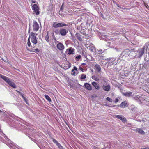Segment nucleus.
Wrapping results in <instances>:
<instances>
[{
    "label": "nucleus",
    "instance_id": "obj_1",
    "mask_svg": "<svg viewBox=\"0 0 149 149\" xmlns=\"http://www.w3.org/2000/svg\"><path fill=\"white\" fill-rule=\"evenodd\" d=\"M37 35V34H35L33 32L30 33L28 38L31 40L32 43L33 44L36 45L37 43V38L36 36Z\"/></svg>",
    "mask_w": 149,
    "mask_h": 149
},
{
    "label": "nucleus",
    "instance_id": "obj_2",
    "mask_svg": "<svg viewBox=\"0 0 149 149\" xmlns=\"http://www.w3.org/2000/svg\"><path fill=\"white\" fill-rule=\"evenodd\" d=\"M33 30L34 31H37L39 30V24L36 21H34L33 22Z\"/></svg>",
    "mask_w": 149,
    "mask_h": 149
},
{
    "label": "nucleus",
    "instance_id": "obj_3",
    "mask_svg": "<svg viewBox=\"0 0 149 149\" xmlns=\"http://www.w3.org/2000/svg\"><path fill=\"white\" fill-rule=\"evenodd\" d=\"M32 9L33 10L34 12L37 15H38L40 13L39 10V8L37 4H34L32 6Z\"/></svg>",
    "mask_w": 149,
    "mask_h": 149
},
{
    "label": "nucleus",
    "instance_id": "obj_4",
    "mask_svg": "<svg viewBox=\"0 0 149 149\" xmlns=\"http://www.w3.org/2000/svg\"><path fill=\"white\" fill-rule=\"evenodd\" d=\"M57 42L58 43L56 45L57 48L61 51H63L64 49V46L62 43H60L59 41H57Z\"/></svg>",
    "mask_w": 149,
    "mask_h": 149
},
{
    "label": "nucleus",
    "instance_id": "obj_5",
    "mask_svg": "<svg viewBox=\"0 0 149 149\" xmlns=\"http://www.w3.org/2000/svg\"><path fill=\"white\" fill-rule=\"evenodd\" d=\"M59 33L62 36H65L67 33L68 32V31L65 29L63 28L60 29L59 31Z\"/></svg>",
    "mask_w": 149,
    "mask_h": 149
},
{
    "label": "nucleus",
    "instance_id": "obj_6",
    "mask_svg": "<svg viewBox=\"0 0 149 149\" xmlns=\"http://www.w3.org/2000/svg\"><path fill=\"white\" fill-rule=\"evenodd\" d=\"M115 117L118 119H120L123 122H125L127 120L124 116L122 115H115Z\"/></svg>",
    "mask_w": 149,
    "mask_h": 149
},
{
    "label": "nucleus",
    "instance_id": "obj_7",
    "mask_svg": "<svg viewBox=\"0 0 149 149\" xmlns=\"http://www.w3.org/2000/svg\"><path fill=\"white\" fill-rule=\"evenodd\" d=\"M129 104L126 101H124L122 102L120 105V107L122 108H124L126 107H128Z\"/></svg>",
    "mask_w": 149,
    "mask_h": 149
},
{
    "label": "nucleus",
    "instance_id": "obj_8",
    "mask_svg": "<svg viewBox=\"0 0 149 149\" xmlns=\"http://www.w3.org/2000/svg\"><path fill=\"white\" fill-rule=\"evenodd\" d=\"M103 89L106 91H109L110 88V86L109 84H107L106 86L104 84L102 86Z\"/></svg>",
    "mask_w": 149,
    "mask_h": 149
},
{
    "label": "nucleus",
    "instance_id": "obj_9",
    "mask_svg": "<svg viewBox=\"0 0 149 149\" xmlns=\"http://www.w3.org/2000/svg\"><path fill=\"white\" fill-rule=\"evenodd\" d=\"M115 59L114 58H110L109 60V63L111 65H113L116 64V63L115 61Z\"/></svg>",
    "mask_w": 149,
    "mask_h": 149
},
{
    "label": "nucleus",
    "instance_id": "obj_10",
    "mask_svg": "<svg viewBox=\"0 0 149 149\" xmlns=\"http://www.w3.org/2000/svg\"><path fill=\"white\" fill-rule=\"evenodd\" d=\"M136 132H138L141 134H144L145 132L141 128H136Z\"/></svg>",
    "mask_w": 149,
    "mask_h": 149
},
{
    "label": "nucleus",
    "instance_id": "obj_11",
    "mask_svg": "<svg viewBox=\"0 0 149 149\" xmlns=\"http://www.w3.org/2000/svg\"><path fill=\"white\" fill-rule=\"evenodd\" d=\"M35 46H34V47H32L31 48H30L29 49H27V50H28L30 52H40V50L39 49H38V48H36V49H34V47Z\"/></svg>",
    "mask_w": 149,
    "mask_h": 149
},
{
    "label": "nucleus",
    "instance_id": "obj_12",
    "mask_svg": "<svg viewBox=\"0 0 149 149\" xmlns=\"http://www.w3.org/2000/svg\"><path fill=\"white\" fill-rule=\"evenodd\" d=\"M84 86L85 88L88 90H91L92 89L91 86L88 83H85L84 84Z\"/></svg>",
    "mask_w": 149,
    "mask_h": 149
},
{
    "label": "nucleus",
    "instance_id": "obj_13",
    "mask_svg": "<svg viewBox=\"0 0 149 149\" xmlns=\"http://www.w3.org/2000/svg\"><path fill=\"white\" fill-rule=\"evenodd\" d=\"M145 47H143L139 52V54L140 57L144 53Z\"/></svg>",
    "mask_w": 149,
    "mask_h": 149
},
{
    "label": "nucleus",
    "instance_id": "obj_14",
    "mask_svg": "<svg viewBox=\"0 0 149 149\" xmlns=\"http://www.w3.org/2000/svg\"><path fill=\"white\" fill-rule=\"evenodd\" d=\"M92 85L95 87V88L97 90H99L100 88L99 84L95 82H93L92 83Z\"/></svg>",
    "mask_w": 149,
    "mask_h": 149
},
{
    "label": "nucleus",
    "instance_id": "obj_15",
    "mask_svg": "<svg viewBox=\"0 0 149 149\" xmlns=\"http://www.w3.org/2000/svg\"><path fill=\"white\" fill-rule=\"evenodd\" d=\"M68 54L69 55L72 54H73V52H74V49L73 48L70 47L68 49Z\"/></svg>",
    "mask_w": 149,
    "mask_h": 149
},
{
    "label": "nucleus",
    "instance_id": "obj_16",
    "mask_svg": "<svg viewBox=\"0 0 149 149\" xmlns=\"http://www.w3.org/2000/svg\"><path fill=\"white\" fill-rule=\"evenodd\" d=\"M95 69L98 72L101 71V68L100 66L98 64H96L95 66Z\"/></svg>",
    "mask_w": 149,
    "mask_h": 149
},
{
    "label": "nucleus",
    "instance_id": "obj_17",
    "mask_svg": "<svg viewBox=\"0 0 149 149\" xmlns=\"http://www.w3.org/2000/svg\"><path fill=\"white\" fill-rule=\"evenodd\" d=\"M8 84L10 85V86L13 88H15L16 87V85L14 83L10 80L9 82H8Z\"/></svg>",
    "mask_w": 149,
    "mask_h": 149
},
{
    "label": "nucleus",
    "instance_id": "obj_18",
    "mask_svg": "<svg viewBox=\"0 0 149 149\" xmlns=\"http://www.w3.org/2000/svg\"><path fill=\"white\" fill-rule=\"evenodd\" d=\"M67 25L65 23H58V28L60 27H62L65 26H67Z\"/></svg>",
    "mask_w": 149,
    "mask_h": 149
},
{
    "label": "nucleus",
    "instance_id": "obj_19",
    "mask_svg": "<svg viewBox=\"0 0 149 149\" xmlns=\"http://www.w3.org/2000/svg\"><path fill=\"white\" fill-rule=\"evenodd\" d=\"M76 36L77 39L79 41H81L82 40V38L81 37V35L79 33H77L76 34Z\"/></svg>",
    "mask_w": 149,
    "mask_h": 149
},
{
    "label": "nucleus",
    "instance_id": "obj_20",
    "mask_svg": "<svg viewBox=\"0 0 149 149\" xmlns=\"http://www.w3.org/2000/svg\"><path fill=\"white\" fill-rule=\"evenodd\" d=\"M132 94V92H126L125 93H123V95L125 96H127L128 97H130Z\"/></svg>",
    "mask_w": 149,
    "mask_h": 149
},
{
    "label": "nucleus",
    "instance_id": "obj_21",
    "mask_svg": "<svg viewBox=\"0 0 149 149\" xmlns=\"http://www.w3.org/2000/svg\"><path fill=\"white\" fill-rule=\"evenodd\" d=\"M136 109L135 106L134 105H132L129 107V109L131 111H134Z\"/></svg>",
    "mask_w": 149,
    "mask_h": 149
},
{
    "label": "nucleus",
    "instance_id": "obj_22",
    "mask_svg": "<svg viewBox=\"0 0 149 149\" xmlns=\"http://www.w3.org/2000/svg\"><path fill=\"white\" fill-rule=\"evenodd\" d=\"M74 71H77V68L75 66H74L73 67V69L72 70V72H73L72 74L73 75L75 76V75L76 73Z\"/></svg>",
    "mask_w": 149,
    "mask_h": 149
},
{
    "label": "nucleus",
    "instance_id": "obj_23",
    "mask_svg": "<svg viewBox=\"0 0 149 149\" xmlns=\"http://www.w3.org/2000/svg\"><path fill=\"white\" fill-rule=\"evenodd\" d=\"M19 95L22 97V98H23V99L25 101V102L27 104V103L26 102H27V99L26 98V97H24V95L21 92H20V93L19 94Z\"/></svg>",
    "mask_w": 149,
    "mask_h": 149
},
{
    "label": "nucleus",
    "instance_id": "obj_24",
    "mask_svg": "<svg viewBox=\"0 0 149 149\" xmlns=\"http://www.w3.org/2000/svg\"><path fill=\"white\" fill-rule=\"evenodd\" d=\"M49 33L48 32H47V34L45 37V40L47 42H49Z\"/></svg>",
    "mask_w": 149,
    "mask_h": 149
},
{
    "label": "nucleus",
    "instance_id": "obj_25",
    "mask_svg": "<svg viewBox=\"0 0 149 149\" xmlns=\"http://www.w3.org/2000/svg\"><path fill=\"white\" fill-rule=\"evenodd\" d=\"M44 96L45 98L49 101L51 102V99L47 95H45Z\"/></svg>",
    "mask_w": 149,
    "mask_h": 149
},
{
    "label": "nucleus",
    "instance_id": "obj_26",
    "mask_svg": "<svg viewBox=\"0 0 149 149\" xmlns=\"http://www.w3.org/2000/svg\"><path fill=\"white\" fill-rule=\"evenodd\" d=\"M92 79H93L96 81H98L99 80V79L98 77H96L94 75L92 76Z\"/></svg>",
    "mask_w": 149,
    "mask_h": 149
},
{
    "label": "nucleus",
    "instance_id": "obj_27",
    "mask_svg": "<svg viewBox=\"0 0 149 149\" xmlns=\"http://www.w3.org/2000/svg\"><path fill=\"white\" fill-rule=\"evenodd\" d=\"M52 27L54 28H58V23L56 22H54L52 24Z\"/></svg>",
    "mask_w": 149,
    "mask_h": 149
},
{
    "label": "nucleus",
    "instance_id": "obj_28",
    "mask_svg": "<svg viewBox=\"0 0 149 149\" xmlns=\"http://www.w3.org/2000/svg\"><path fill=\"white\" fill-rule=\"evenodd\" d=\"M53 142L57 146L58 145H59V143L56 140L54 139H53Z\"/></svg>",
    "mask_w": 149,
    "mask_h": 149
},
{
    "label": "nucleus",
    "instance_id": "obj_29",
    "mask_svg": "<svg viewBox=\"0 0 149 149\" xmlns=\"http://www.w3.org/2000/svg\"><path fill=\"white\" fill-rule=\"evenodd\" d=\"M0 77L1 78H2V79H3L4 80H5L8 78V77H7L3 75H2V74H1Z\"/></svg>",
    "mask_w": 149,
    "mask_h": 149
},
{
    "label": "nucleus",
    "instance_id": "obj_30",
    "mask_svg": "<svg viewBox=\"0 0 149 149\" xmlns=\"http://www.w3.org/2000/svg\"><path fill=\"white\" fill-rule=\"evenodd\" d=\"M86 78V75L84 74H82L81 75V76L80 77V78L81 79H85Z\"/></svg>",
    "mask_w": 149,
    "mask_h": 149
},
{
    "label": "nucleus",
    "instance_id": "obj_31",
    "mask_svg": "<svg viewBox=\"0 0 149 149\" xmlns=\"http://www.w3.org/2000/svg\"><path fill=\"white\" fill-rule=\"evenodd\" d=\"M106 100H107V101H109V102H112L113 101L112 99L109 97H107L106 98Z\"/></svg>",
    "mask_w": 149,
    "mask_h": 149
},
{
    "label": "nucleus",
    "instance_id": "obj_32",
    "mask_svg": "<svg viewBox=\"0 0 149 149\" xmlns=\"http://www.w3.org/2000/svg\"><path fill=\"white\" fill-rule=\"evenodd\" d=\"M27 45L29 47H30L31 45V44L30 42V40L29 39H28V40L27 42Z\"/></svg>",
    "mask_w": 149,
    "mask_h": 149
},
{
    "label": "nucleus",
    "instance_id": "obj_33",
    "mask_svg": "<svg viewBox=\"0 0 149 149\" xmlns=\"http://www.w3.org/2000/svg\"><path fill=\"white\" fill-rule=\"evenodd\" d=\"M54 32L55 33L56 35L58 34V33H59V31L58 29H56Z\"/></svg>",
    "mask_w": 149,
    "mask_h": 149
},
{
    "label": "nucleus",
    "instance_id": "obj_34",
    "mask_svg": "<svg viewBox=\"0 0 149 149\" xmlns=\"http://www.w3.org/2000/svg\"><path fill=\"white\" fill-rule=\"evenodd\" d=\"M68 67L67 68H66L65 67V69H68L70 68L71 67V64L70 63L68 62Z\"/></svg>",
    "mask_w": 149,
    "mask_h": 149
},
{
    "label": "nucleus",
    "instance_id": "obj_35",
    "mask_svg": "<svg viewBox=\"0 0 149 149\" xmlns=\"http://www.w3.org/2000/svg\"><path fill=\"white\" fill-rule=\"evenodd\" d=\"M81 56L80 55H79L77 56H76V58L78 59V60H79V59L81 58Z\"/></svg>",
    "mask_w": 149,
    "mask_h": 149
},
{
    "label": "nucleus",
    "instance_id": "obj_36",
    "mask_svg": "<svg viewBox=\"0 0 149 149\" xmlns=\"http://www.w3.org/2000/svg\"><path fill=\"white\" fill-rule=\"evenodd\" d=\"M57 146L58 147V148L60 149H63V148L62 146H61L60 143L59 144V145H58Z\"/></svg>",
    "mask_w": 149,
    "mask_h": 149
},
{
    "label": "nucleus",
    "instance_id": "obj_37",
    "mask_svg": "<svg viewBox=\"0 0 149 149\" xmlns=\"http://www.w3.org/2000/svg\"><path fill=\"white\" fill-rule=\"evenodd\" d=\"M5 81L7 82L8 83V82H9L10 80L9 79L8 77L7 79H6Z\"/></svg>",
    "mask_w": 149,
    "mask_h": 149
},
{
    "label": "nucleus",
    "instance_id": "obj_38",
    "mask_svg": "<svg viewBox=\"0 0 149 149\" xmlns=\"http://www.w3.org/2000/svg\"><path fill=\"white\" fill-rule=\"evenodd\" d=\"M79 69L80 70H81L82 72H84V69L82 68L81 66H79Z\"/></svg>",
    "mask_w": 149,
    "mask_h": 149
},
{
    "label": "nucleus",
    "instance_id": "obj_39",
    "mask_svg": "<svg viewBox=\"0 0 149 149\" xmlns=\"http://www.w3.org/2000/svg\"><path fill=\"white\" fill-rule=\"evenodd\" d=\"M144 3L145 6L146 7V8H148L149 7L148 5L146 3Z\"/></svg>",
    "mask_w": 149,
    "mask_h": 149
},
{
    "label": "nucleus",
    "instance_id": "obj_40",
    "mask_svg": "<svg viewBox=\"0 0 149 149\" xmlns=\"http://www.w3.org/2000/svg\"><path fill=\"white\" fill-rule=\"evenodd\" d=\"M118 101V100L117 98H116L114 101V102L115 103L117 102Z\"/></svg>",
    "mask_w": 149,
    "mask_h": 149
},
{
    "label": "nucleus",
    "instance_id": "obj_41",
    "mask_svg": "<svg viewBox=\"0 0 149 149\" xmlns=\"http://www.w3.org/2000/svg\"><path fill=\"white\" fill-rule=\"evenodd\" d=\"M142 149H149V148L147 147L144 148H142Z\"/></svg>",
    "mask_w": 149,
    "mask_h": 149
},
{
    "label": "nucleus",
    "instance_id": "obj_42",
    "mask_svg": "<svg viewBox=\"0 0 149 149\" xmlns=\"http://www.w3.org/2000/svg\"><path fill=\"white\" fill-rule=\"evenodd\" d=\"M31 2L33 3H36V1H35L32 0L31 1Z\"/></svg>",
    "mask_w": 149,
    "mask_h": 149
},
{
    "label": "nucleus",
    "instance_id": "obj_43",
    "mask_svg": "<svg viewBox=\"0 0 149 149\" xmlns=\"http://www.w3.org/2000/svg\"><path fill=\"white\" fill-rule=\"evenodd\" d=\"M15 91L17 92L19 94L20 93V91H18V90H16Z\"/></svg>",
    "mask_w": 149,
    "mask_h": 149
},
{
    "label": "nucleus",
    "instance_id": "obj_44",
    "mask_svg": "<svg viewBox=\"0 0 149 149\" xmlns=\"http://www.w3.org/2000/svg\"><path fill=\"white\" fill-rule=\"evenodd\" d=\"M119 106L118 105H114L113 107H118Z\"/></svg>",
    "mask_w": 149,
    "mask_h": 149
},
{
    "label": "nucleus",
    "instance_id": "obj_45",
    "mask_svg": "<svg viewBox=\"0 0 149 149\" xmlns=\"http://www.w3.org/2000/svg\"><path fill=\"white\" fill-rule=\"evenodd\" d=\"M102 82L103 81L105 83L106 82V81L105 80V79H102Z\"/></svg>",
    "mask_w": 149,
    "mask_h": 149
},
{
    "label": "nucleus",
    "instance_id": "obj_46",
    "mask_svg": "<svg viewBox=\"0 0 149 149\" xmlns=\"http://www.w3.org/2000/svg\"><path fill=\"white\" fill-rule=\"evenodd\" d=\"M82 65H86V64L85 63H82Z\"/></svg>",
    "mask_w": 149,
    "mask_h": 149
},
{
    "label": "nucleus",
    "instance_id": "obj_47",
    "mask_svg": "<svg viewBox=\"0 0 149 149\" xmlns=\"http://www.w3.org/2000/svg\"><path fill=\"white\" fill-rule=\"evenodd\" d=\"M63 4L62 5V6H61V9H62V8H63L62 6H63Z\"/></svg>",
    "mask_w": 149,
    "mask_h": 149
},
{
    "label": "nucleus",
    "instance_id": "obj_48",
    "mask_svg": "<svg viewBox=\"0 0 149 149\" xmlns=\"http://www.w3.org/2000/svg\"><path fill=\"white\" fill-rule=\"evenodd\" d=\"M63 4L62 5V6H61V9H62V8H63L62 6H63Z\"/></svg>",
    "mask_w": 149,
    "mask_h": 149
},
{
    "label": "nucleus",
    "instance_id": "obj_49",
    "mask_svg": "<svg viewBox=\"0 0 149 149\" xmlns=\"http://www.w3.org/2000/svg\"><path fill=\"white\" fill-rule=\"evenodd\" d=\"M30 32V30L29 29L28 31V33H29Z\"/></svg>",
    "mask_w": 149,
    "mask_h": 149
},
{
    "label": "nucleus",
    "instance_id": "obj_50",
    "mask_svg": "<svg viewBox=\"0 0 149 149\" xmlns=\"http://www.w3.org/2000/svg\"><path fill=\"white\" fill-rule=\"evenodd\" d=\"M118 7H119V8H121V7H120V6H118Z\"/></svg>",
    "mask_w": 149,
    "mask_h": 149
},
{
    "label": "nucleus",
    "instance_id": "obj_51",
    "mask_svg": "<svg viewBox=\"0 0 149 149\" xmlns=\"http://www.w3.org/2000/svg\"><path fill=\"white\" fill-rule=\"evenodd\" d=\"M53 36H54V34L53 33Z\"/></svg>",
    "mask_w": 149,
    "mask_h": 149
},
{
    "label": "nucleus",
    "instance_id": "obj_52",
    "mask_svg": "<svg viewBox=\"0 0 149 149\" xmlns=\"http://www.w3.org/2000/svg\"><path fill=\"white\" fill-rule=\"evenodd\" d=\"M105 105H106V106H108V105H107V104H105Z\"/></svg>",
    "mask_w": 149,
    "mask_h": 149
}]
</instances>
